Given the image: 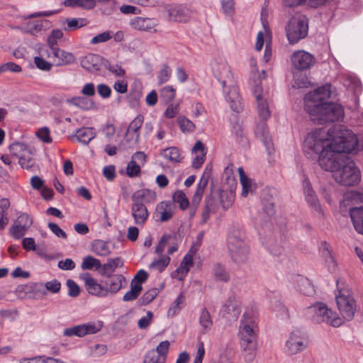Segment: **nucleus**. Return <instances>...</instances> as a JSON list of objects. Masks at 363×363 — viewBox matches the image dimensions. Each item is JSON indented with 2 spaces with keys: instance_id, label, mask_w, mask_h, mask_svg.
I'll return each instance as SVG.
<instances>
[{
  "instance_id": "nucleus-21",
  "label": "nucleus",
  "mask_w": 363,
  "mask_h": 363,
  "mask_svg": "<svg viewBox=\"0 0 363 363\" xmlns=\"http://www.w3.org/2000/svg\"><path fill=\"white\" fill-rule=\"evenodd\" d=\"M255 135L263 143L268 153L271 154L274 151V145L266 123L262 122L257 124Z\"/></svg>"
},
{
  "instance_id": "nucleus-27",
  "label": "nucleus",
  "mask_w": 363,
  "mask_h": 363,
  "mask_svg": "<svg viewBox=\"0 0 363 363\" xmlns=\"http://www.w3.org/2000/svg\"><path fill=\"white\" fill-rule=\"evenodd\" d=\"M192 152L195 154V157L192 161V167L194 169H199L206 160V151L203 143L198 140L192 148Z\"/></svg>"
},
{
  "instance_id": "nucleus-42",
  "label": "nucleus",
  "mask_w": 363,
  "mask_h": 363,
  "mask_svg": "<svg viewBox=\"0 0 363 363\" xmlns=\"http://www.w3.org/2000/svg\"><path fill=\"white\" fill-rule=\"evenodd\" d=\"M257 109L259 117L264 120H267L271 116L269 104L265 97L256 100Z\"/></svg>"
},
{
  "instance_id": "nucleus-14",
  "label": "nucleus",
  "mask_w": 363,
  "mask_h": 363,
  "mask_svg": "<svg viewBox=\"0 0 363 363\" xmlns=\"http://www.w3.org/2000/svg\"><path fill=\"white\" fill-rule=\"evenodd\" d=\"M293 67L297 70L303 71L309 69L315 63V57L303 50L295 51L291 56Z\"/></svg>"
},
{
  "instance_id": "nucleus-30",
  "label": "nucleus",
  "mask_w": 363,
  "mask_h": 363,
  "mask_svg": "<svg viewBox=\"0 0 363 363\" xmlns=\"http://www.w3.org/2000/svg\"><path fill=\"white\" fill-rule=\"evenodd\" d=\"M157 213L160 214V220L165 222L172 218L174 213L173 203L167 201L161 202L157 207Z\"/></svg>"
},
{
  "instance_id": "nucleus-12",
  "label": "nucleus",
  "mask_w": 363,
  "mask_h": 363,
  "mask_svg": "<svg viewBox=\"0 0 363 363\" xmlns=\"http://www.w3.org/2000/svg\"><path fill=\"white\" fill-rule=\"evenodd\" d=\"M104 323L101 320L89 322L84 324L66 328L64 330V335L68 337L74 335L77 337H84L86 335L97 333L102 329Z\"/></svg>"
},
{
  "instance_id": "nucleus-5",
  "label": "nucleus",
  "mask_w": 363,
  "mask_h": 363,
  "mask_svg": "<svg viewBox=\"0 0 363 363\" xmlns=\"http://www.w3.org/2000/svg\"><path fill=\"white\" fill-rule=\"evenodd\" d=\"M286 33L291 45L305 38L308 33V20L306 16L298 14L291 18L286 27Z\"/></svg>"
},
{
  "instance_id": "nucleus-49",
  "label": "nucleus",
  "mask_w": 363,
  "mask_h": 363,
  "mask_svg": "<svg viewBox=\"0 0 363 363\" xmlns=\"http://www.w3.org/2000/svg\"><path fill=\"white\" fill-rule=\"evenodd\" d=\"M162 155L164 158L172 162H179L182 159L179 150L174 147L164 150L162 152Z\"/></svg>"
},
{
  "instance_id": "nucleus-8",
  "label": "nucleus",
  "mask_w": 363,
  "mask_h": 363,
  "mask_svg": "<svg viewBox=\"0 0 363 363\" xmlns=\"http://www.w3.org/2000/svg\"><path fill=\"white\" fill-rule=\"evenodd\" d=\"M308 313L313 315L312 318L316 323L326 322L333 327H338L342 323V318L322 303L309 307Z\"/></svg>"
},
{
  "instance_id": "nucleus-51",
  "label": "nucleus",
  "mask_w": 363,
  "mask_h": 363,
  "mask_svg": "<svg viewBox=\"0 0 363 363\" xmlns=\"http://www.w3.org/2000/svg\"><path fill=\"white\" fill-rule=\"evenodd\" d=\"M101 263L99 259L94 258L92 256H86L83 259L82 263V269H92L95 268L96 269H99L101 268Z\"/></svg>"
},
{
  "instance_id": "nucleus-35",
  "label": "nucleus",
  "mask_w": 363,
  "mask_h": 363,
  "mask_svg": "<svg viewBox=\"0 0 363 363\" xmlns=\"http://www.w3.org/2000/svg\"><path fill=\"white\" fill-rule=\"evenodd\" d=\"M91 250L98 256L107 257L111 254V249L108 242L96 240L91 243Z\"/></svg>"
},
{
  "instance_id": "nucleus-11",
  "label": "nucleus",
  "mask_w": 363,
  "mask_h": 363,
  "mask_svg": "<svg viewBox=\"0 0 363 363\" xmlns=\"http://www.w3.org/2000/svg\"><path fill=\"white\" fill-rule=\"evenodd\" d=\"M167 20L170 22L186 23L191 17V10L184 4H169L164 7Z\"/></svg>"
},
{
  "instance_id": "nucleus-19",
  "label": "nucleus",
  "mask_w": 363,
  "mask_h": 363,
  "mask_svg": "<svg viewBox=\"0 0 363 363\" xmlns=\"http://www.w3.org/2000/svg\"><path fill=\"white\" fill-rule=\"evenodd\" d=\"M130 25L133 29L140 31L156 33L155 28L157 26L158 22L155 18L135 16L130 20Z\"/></svg>"
},
{
  "instance_id": "nucleus-38",
  "label": "nucleus",
  "mask_w": 363,
  "mask_h": 363,
  "mask_svg": "<svg viewBox=\"0 0 363 363\" xmlns=\"http://www.w3.org/2000/svg\"><path fill=\"white\" fill-rule=\"evenodd\" d=\"M123 266V261L121 257L108 259L107 262L101 265L103 274H111L118 267Z\"/></svg>"
},
{
  "instance_id": "nucleus-52",
  "label": "nucleus",
  "mask_w": 363,
  "mask_h": 363,
  "mask_svg": "<svg viewBox=\"0 0 363 363\" xmlns=\"http://www.w3.org/2000/svg\"><path fill=\"white\" fill-rule=\"evenodd\" d=\"M206 205L203 209V212L201 214V223L204 224L206 223L210 218V214L211 212L213 211L214 208V200L211 198L208 197L206 199Z\"/></svg>"
},
{
  "instance_id": "nucleus-16",
  "label": "nucleus",
  "mask_w": 363,
  "mask_h": 363,
  "mask_svg": "<svg viewBox=\"0 0 363 363\" xmlns=\"http://www.w3.org/2000/svg\"><path fill=\"white\" fill-rule=\"evenodd\" d=\"M84 281L85 287L89 294L97 297H106L108 296L105 284L99 283L89 273H84L81 276Z\"/></svg>"
},
{
  "instance_id": "nucleus-41",
  "label": "nucleus",
  "mask_w": 363,
  "mask_h": 363,
  "mask_svg": "<svg viewBox=\"0 0 363 363\" xmlns=\"http://www.w3.org/2000/svg\"><path fill=\"white\" fill-rule=\"evenodd\" d=\"M213 275L218 281L227 282L230 280V275L224 266L216 263L213 267Z\"/></svg>"
},
{
  "instance_id": "nucleus-25",
  "label": "nucleus",
  "mask_w": 363,
  "mask_h": 363,
  "mask_svg": "<svg viewBox=\"0 0 363 363\" xmlns=\"http://www.w3.org/2000/svg\"><path fill=\"white\" fill-rule=\"evenodd\" d=\"M50 22L48 20H36L25 23L21 29L26 33L31 35L37 36L43 30L48 27Z\"/></svg>"
},
{
  "instance_id": "nucleus-56",
  "label": "nucleus",
  "mask_w": 363,
  "mask_h": 363,
  "mask_svg": "<svg viewBox=\"0 0 363 363\" xmlns=\"http://www.w3.org/2000/svg\"><path fill=\"white\" fill-rule=\"evenodd\" d=\"M63 37L60 29H53L48 37V45L52 48H57V41Z\"/></svg>"
},
{
  "instance_id": "nucleus-20",
  "label": "nucleus",
  "mask_w": 363,
  "mask_h": 363,
  "mask_svg": "<svg viewBox=\"0 0 363 363\" xmlns=\"http://www.w3.org/2000/svg\"><path fill=\"white\" fill-rule=\"evenodd\" d=\"M76 57L73 53L55 48L52 53V64L55 66H66L74 63Z\"/></svg>"
},
{
  "instance_id": "nucleus-17",
  "label": "nucleus",
  "mask_w": 363,
  "mask_h": 363,
  "mask_svg": "<svg viewBox=\"0 0 363 363\" xmlns=\"http://www.w3.org/2000/svg\"><path fill=\"white\" fill-rule=\"evenodd\" d=\"M144 122V116L138 115L130 123L126 133L125 139L129 143L130 147L135 145L140 139V130Z\"/></svg>"
},
{
  "instance_id": "nucleus-9",
  "label": "nucleus",
  "mask_w": 363,
  "mask_h": 363,
  "mask_svg": "<svg viewBox=\"0 0 363 363\" xmlns=\"http://www.w3.org/2000/svg\"><path fill=\"white\" fill-rule=\"evenodd\" d=\"M257 325L255 320L247 313H244L239 328L240 343L257 342Z\"/></svg>"
},
{
  "instance_id": "nucleus-63",
  "label": "nucleus",
  "mask_w": 363,
  "mask_h": 363,
  "mask_svg": "<svg viewBox=\"0 0 363 363\" xmlns=\"http://www.w3.org/2000/svg\"><path fill=\"white\" fill-rule=\"evenodd\" d=\"M153 317V313L151 311H147L146 315L143 316L139 319L138 322V327L142 330L147 329L152 323Z\"/></svg>"
},
{
  "instance_id": "nucleus-43",
  "label": "nucleus",
  "mask_w": 363,
  "mask_h": 363,
  "mask_svg": "<svg viewBox=\"0 0 363 363\" xmlns=\"http://www.w3.org/2000/svg\"><path fill=\"white\" fill-rule=\"evenodd\" d=\"M296 282L298 284V290L306 296H311L314 293L313 286L309 281L301 276L297 277Z\"/></svg>"
},
{
  "instance_id": "nucleus-24",
  "label": "nucleus",
  "mask_w": 363,
  "mask_h": 363,
  "mask_svg": "<svg viewBox=\"0 0 363 363\" xmlns=\"http://www.w3.org/2000/svg\"><path fill=\"white\" fill-rule=\"evenodd\" d=\"M131 214L134 218L135 223L139 225H143L149 217L147 208L142 203H132Z\"/></svg>"
},
{
  "instance_id": "nucleus-13",
  "label": "nucleus",
  "mask_w": 363,
  "mask_h": 363,
  "mask_svg": "<svg viewBox=\"0 0 363 363\" xmlns=\"http://www.w3.org/2000/svg\"><path fill=\"white\" fill-rule=\"evenodd\" d=\"M303 189L305 200L308 205L319 218H323L325 217L324 211L308 178L303 180Z\"/></svg>"
},
{
  "instance_id": "nucleus-59",
  "label": "nucleus",
  "mask_w": 363,
  "mask_h": 363,
  "mask_svg": "<svg viewBox=\"0 0 363 363\" xmlns=\"http://www.w3.org/2000/svg\"><path fill=\"white\" fill-rule=\"evenodd\" d=\"M140 172L141 166L135 162L133 160H130L126 167L127 175L130 178L136 177L140 175Z\"/></svg>"
},
{
  "instance_id": "nucleus-45",
  "label": "nucleus",
  "mask_w": 363,
  "mask_h": 363,
  "mask_svg": "<svg viewBox=\"0 0 363 363\" xmlns=\"http://www.w3.org/2000/svg\"><path fill=\"white\" fill-rule=\"evenodd\" d=\"M11 153L18 160L26 155L30 150L23 143H14L9 147Z\"/></svg>"
},
{
  "instance_id": "nucleus-61",
  "label": "nucleus",
  "mask_w": 363,
  "mask_h": 363,
  "mask_svg": "<svg viewBox=\"0 0 363 363\" xmlns=\"http://www.w3.org/2000/svg\"><path fill=\"white\" fill-rule=\"evenodd\" d=\"M143 363H165L164 357L161 356L154 350L150 351L145 357Z\"/></svg>"
},
{
  "instance_id": "nucleus-3",
  "label": "nucleus",
  "mask_w": 363,
  "mask_h": 363,
  "mask_svg": "<svg viewBox=\"0 0 363 363\" xmlns=\"http://www.w3.org/2000/svg\"><path fill=\"white\" fill-rule=\"evenodd\" d=\"M211 66L213 75L221 84L225 99L231 109L236 113H240L243 109V104L237 82L227 62L223 59L215 60Z\"/></svg>"
},
{
  "instance_id": "nucleus-54",
  "label": "nucleus",
  "mask_w": 363,
  "mask_h": 363,
  "mask_svg": "<svg viewBox=\"0 0 363 363\" xmlns=\"http://www.w3.org/2000/svg\"><path fill=\"white\" fill-rule=\"evenodd\" d=\"M172 76V69L166 64L163 65L158 72L157 79L160 84L167 82Z\"/></svg>"
},
{
  "instance_id": "nucleus-44",
  "label": "nucleus",
  "mask_w": 363,
  "mask_h": 363,
  "mask_svg": "<svg viewBox=\"0 0 363 363\" xmlns=\"http://www.w3.org/2000/svg\"><path fill=\"white\" fill-rule=\"evenodd\" d=\"M67 27L65 30H74L87 25L88 21L84 18H67L65 19Z\"/></svg>"
},
{
  "instance_id": "nucleus-23",
  "label": "nucleus",
  "mask_w": 363,
  "mask_h": 363,
  "mask_svg": "<svg viewBox=\"0 0 363 363\" xmlns=\"http://www.w3.org/2000/svg\"><path fill=\"white\" fill-rule=\"evenodd\" d=\"M107 278L105 286L108 295L116 294L121 289L123 284L126 283V279L122 274H107Z\"/></svg>"
},
{
  "instance_id": "nucleus-28",
  "label": "nucleus",
  "mask_w": 363,
  "mask_h": 363,
  "mask_svg": "<svg viewBox=\"0 0 363 363\" xmlns=\"http://www.w3.org/2000/svg\"><path fill=\"white\" fill-rule=\"evenodd\" d=\"M193 265V256L189 253L186 254L182 259L179 267L174 273V277L177 279L182 281L187 275L190 267Z\"/></svg>"
},
{
  "instance_id": "nucleus-1",
  "label": "nucleus",
  "mask_w": 363,
  "mask_h": 363,
  "mask_svg": "<svg viewBox=\"0 0 363 363\" xmlns=\"http://www.w3.org/2000/svg\"><path fill=\"white\" fill-rule=\"evenodd\" d=\"M357 138L351 130L334 128L328 133L316 129L309 133L304 140L303 149L310 155H319L320 167L333 174L347 157L342 153L357 150Z\"/></svg>"
},
{
  "instance_id": "nucleus-4",
  "label": "nucleus",
  "mask_w": 363,
  "mask_h": 363,
  "mask_svg": "<svg viewBox=\"0 0 363 363\" xmlns=\"http://www.w3.org/2000/svg\"><path fill=\"white\" fill-rule=\"evenodd\" d=\"M334 179L345 186H353L360 181V172L353 160L347 157L344 163L335 171Z\"/></svg>"
},
{
  "instance_id": "nucleus-22",
  "label": "nucleus",
  "mask_w": 363,
  "mask_h": 363,
  "mask_svg": "<svg viewBox=\"0 0 363 363\" xmlns=\"http://www.w3.org/2000/svg\"><path fill=\"white\" fill-rule=\"evenodd\" d=\"M255 135L263 143L268 153L271 154L274 151V145L266 123L262 122L257 124Z\"/></svg>"
},
{
  "instance_id": "nucleus-34",
  "label": "nucleus",
  "mask_w": 363,
  "mask_h": 363,
  "mask_svg": "<svg viewBox=\"0 0 363 363\" xmlns=\"http://www.w3.org/2000/svg\"><path fill=\"white\" fill-rule=\"evenodd\" d=\"M75 137L79 143L87 145L96 137V133L93 128H82L76 131Z\"/></svg>"
},
{
  "instance_id": "nucleus-39",
  "label": "nucleus",
  "mask_w": 363,
  "mask_h": 363,
  "mask_svg": "<svg viewBox=\"0 0 363 363\" xmlns=\"http://www.w3.org/2000/svg\"><path fill=\"white\" fill-rule=\"evenodd\" d=\"M199 324L202 328L203 333H206L211 330L213 326V320L210 313L206 308H203L199 315Z\"/></svg>"
},
{
  "instance_id": "nucleus-48",
  "label": "nucleus",
  "mask_w": 363,
  "mask_h": 363,
  "mask_svg": "<svg viewBox=\"0 0 363 363\" xmlns=\"http://www.w3.org/2000/svg\"><path fill=\"white\" fill-rule=\"evenodd\" d=\"M143 291V286L130 283V289L127 291L123 297V301H132L138 298Z\"/></svg>"
},
{
  "instance_id": "nucleus-64",
  "label": "nucleus",
  "mask_w": 363,
  "mask_h": 363,
  "mask_svg": "<svg viewBox=\"0 0 363 363\" xmlns=\"http://www.w3.org/2000/svg\"><path fill=\"white\" fill-rule=\"evenodd\" d=\"M33 62L35 66L40 70L50 71L52 68V63L48 62L40 55L35 57Z\"/></svg>"
},
{
  "instance_id": "nucleus-55",
  "label": "nucleus",
  "mask_w": 363,
  "mask_h": 363,
  "mask_svg": "<svg viewBox=\"0 0 363 363\" xmlns=\"http://www.w3.org/2000/svg\"><path fill=\"white\" fill-rule=\"evenodd\" d=\"M104 67L113 74H114L115 77H123L125 74V69L120 65L111 64L106 60Z\"/></svg>"
},
{
  "instance_id": "nucleus-2",
  "label": "nucleus",
  "mask_w": 363,
  "mask_h": 363,
  "mask_svg": "<svg viewBox=\"0 0 363 363\" xmlns=\"http://www.w3.org/2000/svg\"><path fill=\"white\" fill-rule=\"evenodd\" d=\"M331 92V85L327 84L305 96V109L313 122L323 124L337 121L343 118L344 111L341 105L325 102L330 98Z\"/></svg>"
},
{
  "instance_id": "nucleus-62",
  "label": "nucleus",
  "mask_w": 363,
  "mask_h": 363,
  "mask_svg": "<svg viewBox=\"0 0 363 363\" xmlns=\"http://www.w3.org/2000/svg\"><path fill=\"white\" fill-rule=\"evenodd\" d=\"M112 38V32L111 30H106L101 33H99L91 38L90 43L92 45L105 43L108 41Z\"/></svg>"
},
{
  "instance_id": "nucleus-47",
  "label": "nucleus",
  "mask_w": 363,
  "mask_h": 363,
  "mask_svg": "<svg viewBox=\"0 0 363 363\" xmlns=\"http://www.w3.org/2000/svg\"><path fill=\"white\" fill-rule=\"evenodd\" d=\"M177 123L180 130L183 133H192L196 129L195 124L185 116H179L177 118Z\"/></svg>"
},
{
  "instance_id": "nucleus-26",
  "label": "nucleus",
  "mask_w": 363,
  "mask_h": 363,
  "mask_svg": "<svg viewBox=\"0 0 363 363\" xmlns=\"http://www.w3.org/2000/svg\"><path fill=\"white\" fill-rule=\"evenodd\" d=\"M156 193L155 191L143 189L136 191L132 196V201L146 203H154L156 200Z\"/></svg>"
},
{
  "instance_id": "nucleus-32",
  "label": "nucleus",
  "mask_w": 363,
  "mask_h": 363,
  "mask_svg": "<svg viewBox=\"0 0 363 363\" xmlns=\"http://www.w3.org/2000/svg\"><path fill=\"white\" fill-rule=\"evenodd\" d=\"M350 214L354 229L363 235V208H354L350 210Z\"/></svg>"
},
{
  "instance_id": "nucleus-33",
  "label": "nucleus",
  "mask_w": 363,
  "mask_h": 363,
  "mask_svg": "<svg viewBox=\"0 0 363 363\" xmlns=\"http://www.w3.org/2000/svg\"><path fill=\"white\" fill-rule=\"evenodd\" d=\"M242 348V354L245 361L247 363H251L255 358L257 354V342L251 343H240Z\"/></svg>"
},
{
  "instance_id": "nucleus-40",
  "label": "nucleus",
  "mask_w": 363,
  "mask_h": 363,
  "mask_svg": "<svg viewBox=\"0 0 363 363\" xmlns=\"http://www.w3.org/2000/svg\"><path fill=\"white\" fill-rule=\"evenodd\" d=\"M64 5L67 7L91 9L95 7L96 1L94 0H65Z\"/></svg>"
},
{
  "instance_id": "nucleus-37",
  "label": "nucleus",
  "mask_w": 363,
  "mask_h": 363,
  "mask_svg": "<svg viewBox=\"0 0 363 363\" xmlns=\"http://www.w3.org/2000/svg\"><path fill=\"white\" fill-rule=\"evenodd\" d=\"M240 181L242 185V196L244 197L247 196L250 192L252 191V180L246 175L244 169L240 167L238 169Z\"/></svg>"
},
{
  "instance_id": "nucleus-50",
  "label": "nucleus",
  "mask_w": 363,
  "mask_h": 363,
  "mask_svg": "<svg viewBox=\"0 0 363 363\" xmlns=\"http://www.w3.org/2000/svg\"><path fill=\"white\" fill-rule=\"evenodd\" d=\"M173 201L179 204V208L184 211L189 206V201L183 191L177 190L173 195Z\"/></svg>"
},
{
  "instance_id": "nucleus-46",
  "label": "nucleus",
  "mask_w": 363,
  "mask_h": 363,
  "mask_svg": "<svg viewBox=\"0 0 363 363\" xmlns=\"http://www.w3.org/2000/svg\"><path fill=\"white\" fill-rule=\"evenodd\" d=\"M184 300L185 297L184 296V294L181 293L169 306L167 311V315L169 317H173L175 315L178 314L182 309V305L184 303Z\"/></svg>"
},
{
  "instance_id": "nucleus-29",
  "label": "nucleus",
  "mask_w": 363,
  "mask_h": 363,
  "mask_svg": "<svg viewBox=\"0 0 363 363\" xmlns=\"http://www.w3.org/2000/svg\"><path fill=\"white\" fill-rule=\"evenodd\" d=\"M209 181V176L208 174H202L196 185L195 193L191 199L193 206H199L202 199L204 191L208 185Z\"/></svg>"
},
{
  "instance_id": "nucleus-53",
  "label": "nucleus",
  "mask_w": 363,
  "mask_h": 363,
  "mask_svg": "<svg viewBox=\"0 0 363 363\" xmlns=\"http://www.w3.org/2000/svg\"><path fill=\"white\" fill-rule=\"evenodd\" d=\"M170 258L168 256L162 255L158 259L155 260L150 264V268L162 272L169 264Z\"/></svg>"
},
{
  "instance_id": "nucleus-31",
  "label": "nucleus",
  "mask_w": 363,
  "mask_h": 363,
  "mask_svg": "<svg viewBox=\"0 0 363 363\" xmlns=\"http://www.w3.org/2000/svg\"><path fill=\"white\" fill-rule=\"evenodd\" d=\"M67 102L84 111H89L95 108L94 101L85 96H75L68 99Z\"/></svg>"
},
{
  "instance_id": "nucleus-18",
  "label": "nucleus",
  "mask_w": 363,
  "mask_h": 363,
  "mask_svg": "<svg viewBox=\"0 0 363 363\" xmlns=\"http://www.w3.org/2000/svg\"><path fill=\"white\" fill-rule=\"evenodd\" d=\"M105 59L99 55L89 53L81 61L82 67L91 73H96L104 65Z\"/></svg>"
},
{
  "instance_id": "nucleus-6",
  "label": "nucleus",
  "mask_w": 363,
  "mask_h": 363,
  "mask_svg": "<svg viewBox=\"0 0 363 363\" xmlns=\"http://www.w3.org/2000/svg\"><path fill=\"white\" fill-rule=\"evenodd\" d=\"M337 286L335 299L338 310L344 319L350 320L354 318L356 311V301L348 289H340L339 281L337 282Z\"/></svg>"
},
{
  "instance_id": "nucleus-58",
  "label": "nucleus",
  "mask_w": 363,
  "mask_h": 363,
  "mask_svg": "<svg viewBox=\"0 0 363 363\" xmlns=\"http://www.w3.org/2000/svg\"><path fill=\"white\" fill-rule=\"evenodd\" d=\"M319 251L326 262H334V259L331 253L330 245L328 242L325 241L321 242L319 247Z\"/></svg>"
},
{
  "instance_id": "nucleus-7",
  "label": "nucleus",
  "mask_w": 363,
  "mask_h": 363,
  "mask_svg": "<svg viewBox=\"0 0 363 363\" xmlns=\"http://www.w3.org/2000/svg\"><path fill=\"white\" fill-rule=\"evenodd\" d=\"M228 247L232 259L238 262L247 260L249 254V247L240 234H231L228 238Z\"/></svg>"
},
{
  "instance_id": "nucleus-10",
  "label": "nucleus",
  "mask_w": 363,
  "mask_h": 363,
  "mask_svg": "<svg viewBox=\"0 0 363 363\" xmlns=\"http://www.w3.org/2000/svg\"><path fill=\"white\" fill-rule=\"evenodd\" d=\"M308 340L304 333L300 330L292 331L285 342V352L290 354H296L305 350Z\"/></svg>"
},
{
  "instance_id": "nucleus-57",
  "label": "nucleus",
  "mask_w": 363,
  "mask_h": 363,
  "mask_svg": "<svg viewBox=\"0 0 363 363\" xmlns=\"http://www.w3.org/2000/svg\"><path fill=\"white\" fill-rule=\"evenodd\" d=\"M27 230L26 228L16 223L9 228V234L13 238L19 240L26 235Z\"/></svg>"
},
{
  "instance_id": "nucleus-15",
  "label": "nucleus",
  "mask_w": 363,
  "mask_h": 363,
  "mask_svg": "<svg viewBox=\"0 0 363 363\" xmlns=\"http://www.w3.org/2000/svg\"><path fill=\"white\" fill-rule=\"evenodd\" d=\"M241 301L234 294L230 296L220 309L222 316L237 320L241 313Z\"/></svg>"
},
{
  "instance_id": "nucleus-36",
  "label": "nucleus",
  "mask_w": 363,
  "mask_h": 363,
  "mask_svg": "<svg viewBox=\"0 0 363 363\" xmlns=\"http://www.w3.org/2000/svg\"><path fill=\"white\" fill-rule=\"evenodd\" d=\"M267 250L274 256L280 257L284 252V247L281 245V242L273 238H269L264 243Z\"/></svg>"
},
{
  "instance_id": "nucleus-60",
  "label": "nucleus",
  "mask_w": 363,
  "mask_h": 363,
  "mask_svg": "<svg viewBox=\"0 0 363 363\" xmlns=\"http://www.w3.org/2000/svg\"><path fill=\"white\" fill-rule=\"evenodd\" d=\"M160 96L167 102H169L175 98L176 89L172 86H165L160 90Z\"/></svg>"
}]
</instances>
